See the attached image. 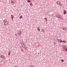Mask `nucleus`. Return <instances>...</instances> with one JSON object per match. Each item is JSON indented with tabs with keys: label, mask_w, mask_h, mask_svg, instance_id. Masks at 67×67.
<instances>
[{
	"label": "nucleus",
	"mask_w": 67,
	"mask_h": 67,
	"mask_svg": "<svg viewBox=\"0 0 67 67\" xmlns=\"http://www.w3.org/2000/svg\"><path fill=\"white\" fill-rule=\"evenodd\" d=\"M58 15V16L59 17V18H60V17L59 16V15Z\"/></svg>",
	"instance_id": "nucleus-22"
},
{
	"label": "nucleus",
	"mask_w": 67,
	"mask_h": 67,
	"mask_svg": "<svg viewBox=\"0 0 67 67\" xmlns=\"http://www.w3.org/2000/svg\"><path fill=\"white\" fill-rule=\"evenodd\" d=\"M63 30H64V31H65V30H66V28L65 27L63 28L62 29Z\"/></svg>",
	"instance_id": "nucleus-11"
},
{
	"label": "nucleus",
	"mask_w": 67,
	"mask_h": 67,
	"mask_svg": "<svg viewBox=\"0 0 67 67\" xmlns=\"http://www.w3.org/2000/svg\"><path fill=\"white\" fill-rule=\"evenodd\" d=\"M57 41H60L61 39L59 40L58 39H57Z\"/></svg>",
	"instance_id": "nucleus-20"
},
{
	"label": "nucleus",
	"mask_w": 67,
	"mask_h": 67,
	"mask_svg": "<svg viewBox=\"0 0 67 67\" xmlns=\"http://www.w3.org/2000/svg\"><path fill=\"white\" fill-rule=\"evenodd\" d=\"M7 24H8V23H7Z\"/></svg>",
	"instance_id": "nucleus-29"
},
{
	"label": "nucleus",
	"mask_w": 67,
	"mask_h": 67,
	"mask_svg": "<svg viewBox=\"0 0 67 67\" xmlns=\"http://www.w3.org/2000/svg\"><path fill=\"white\" fill-rule=\"evenodd\" d=\"M57 18H58V16H57Z\"/></svg>",
	"instance_id": "nucleus-27"
},
{
	"label": "nucleus",
	"mask_w": 67,
	"mask_h": 67,
	"mask_svg": "<svg viewBox=\"0 0 67 67\" xmlns=\"http://www.w3.org/2000/svg\"><path fill=\"white\" fill-rule=\"evenodd\" d=\"M44 19L45 20L46 22H47V18H45Z\"/></svg>",
	"instance_id": "nucleus-7"
},
{
	"label": "nucleus",
	"mask_w": 67,
	"mask_h": 67,
	"mask_svg": "<svg viewBox=\"0 0 67 67\" xmlns=\"http://www.w3.org/2000/svg\"><path fill=\"white\" fill-rule=\"evenodd\" d=\"M62 42H63L64 43H66V41L65 40L62 41Z\"/></svg>",
	"instance_id": "nucleus-13"
},
{
	"label": "nucleus",
	"mask_w": 67,
	"mask_h": 67,
	"mask_svg": "<svg viewBox=\"0 0 67 67\" xmlns=\"http://www.w3.org/2000/svg\"><path fill=\"white\" fill-rule=\"evenodd\" d=\"M8 55H10V52H9L8 53Z\"/></svg>",
	"instance_id": "nucleus-17"
},
{
	"label": "nucleus",
	"mask_w": 67,
	"mask_h": 67,
	"mask_svg": "<svg viewBox=\"0 0 67 67\" xmlns=\"http://www.w3.org/2000/svg\"><path fill=\"white\" fill-rule=\"evenodd\" d=\"M13 15H11V18L12 19V20H13Z\"/></svg>",
	"instance_id": "nucleus-2"
},
{
	"label": "nucleus",
	"mask_w": 67,
	"mask_h": 67,
	"mask_svg": "<svg viewBox=\"0 0 67 67\" xmlns=\"http://www.w3.org/2000/svg\"><path fill=\"white\" fill-rule=\"evenodd\" d=\"M30 5H31V6H32L33 5V4L32 3H31L30 4Z\"/></svg>",
	"instance_id": "nucleus-15"
},
{
	"label": "nucleus",
	"mask_w": 67,
	"mask_h": 67,
	"mask_svg": "<svg viewBox=\"0 0 67 67\" xmlns=\"http://www.w3.org/2000/svg\"><path fill=\"white\" fill-rule=\"evenodd\" d=\"M21 51H22V52H23V50H21Z\"/></svg>",
	"instance_id": "nucleus-24"
},
{
	"label": "nucleus",
	"mask_w": 67,
	"mask_h": 67,
	"mask_svg": "<svg viewBox=\"0 0 67 67\" xmlns=\"http://www.w3.org/2000/svg\"><path fill=\"white\" fill-rule=\"evenodd\" d=\"M66 13H67V12L66 10H64V14H66Z\"/></svg>",
	"instance_id": "nucleus-5"
},
{
	"label": "nucleus",
	"mask_w": 67,
	"mask_h": 67,
	"mask_svg": "<svg viewBox=\"0 0 67 67\" xmlns=\"http://www.w3.org/2000/svg\"><path fill=\"white\" fill-rule=\"evenodd\" d=\"M42 32H44V30L43 29H42Z\"/></svg>",
	"instance_id": "nucleus-21"
},
{
	"label": "nucleus",
	"mask_w": 67,
	"mask_h": 67,
	"mask_svg": "<svg viewBox=\"0 0 67 67\" xmlns=\"http://www.w3.org/2000/svg\"><path fill=\"white\" fill-rule=\"evenodd\" d=\"M0 57L2 58H4V56L3 55H2L0 56Z\"/></svg>",
	"instance_id": "nucleus-4"
},
{
	"label": "nucleus",
	"mask_w": 67,
	"mask_h": 67,
	"mask_svg": "<svg viewBox=\"0 0 67 67\" xmlns=\"http://www.w3.org/2000/svg\"><path fill=\"white\" fill-rule=\"evenodd\" d=\"M57 5H59V4H60V3L59 2V1L57 2Z\"/></svg>",
	"instance_id": "nucleus-3"
},
{
	"label": "nucleus",
	"mask_w": 67,
	"mask_h": 67,
	"mask_svg": "<svg viewBox=\"0 0 67 67\" xmlns=\"http://www.w3.org/2000/svg\"><path fill=\"white\" fill-rule=\"evenodd\" d=\"M3 22L4 23V25H7V24L6 23H5L6 22H7V21H5V20H4L3 21Z\"/></svg>",
	"instance_id": "nucleus-1"
},
{
	"label": "nucleus",
	"mask_w": 67,
	"mask_h": 67,
	"mask_svg": "<svg viewBox=\"0 0 67 67\" xmlns=\"http://www.w3.org/2000/svg\"><path fill=\"white\" fill-rule=\"evenodd\" d=\"M23 45H24V44H23Z\"/></svg>",
	"instance_id": "nucleus-25"
},
{
	"label": "nucleus",
	"mask_w": 67,
	"mask_h": 67,
	"mask_svg": "<svg viewBox=\"0 0 67 67\" xmlns=\"http://www.w3.org/2000/svg\"><path fill=\"white\" fill-rule=\"evenodd\" d=\"M22 33V32L21 31H19V32L18 33V34H21V33Z\"/></svg>",
	"instance_id": "nucleus-8"
},
{
	"label": "nucleus",
	"mask_w": 67,
	"mask_h": 67,
	"mask_svg": "<svg viewBox=\"0 0 67 67\" xmlns=\"http://www.w3.org/2000/svg\"><path fill=\"white\" fill-rule=\"evenodd\" d=\"M63 47L65 49L66 48V46L65 45H64L63 46Z\"/></svg>",
	"instance_id": "nucleus-9"
},
{
	"label": "nucleus",
	"mask_w": 67,
	"mask_h": 67,
	"mask_svg": "<svg viewBox=\"0 0 67 67\" xmlns=\"http://www.w3.org/2000/svg\"><path fill=\"white\" fill-rule=\"evenodd\" d=\"M13 0L14 1V0Z\"/></svg>",
	"instance_id": "nucleus-31"
},
{
	"label": "nucleus",
	"mask_w": 67,
	"mask_h": 67,
	"mask_svg": "<svg viewBox=\"0 0 67 67\" xmlns=\"http://www.w3.org/2000/svg\"><path fill=\"white\" fill-rule=\"evenodd\" d=\"M27 2L28 3L31 2V1L30 0H27Z\"/></svg>",
	"instance_id": "nucleus-6"
},
{
	"label": "nucleus",
	"mask_w": 67,
	"mask_h": 67,
	"mask_svg": "<svg viewBox=\"0 0 67 67\" xmlns=\"http://www.w3.org/2000/svg\"><path fill=\"white\" fill-rule=\"evenodd\" d=\"M59 42H60V43H62V40H60V41Z\"/></svg>",
	"instance_id": "nucleus-12"
},
{
	"label": "nucleus",
	"mask_w": 67,
	"mask_h": 67,
	"mask_svg": "<svg viewBox=\"0 0 67 67\" xmlns=\"http://www.w3.org/2000/svg\"><path fill=\"white\" fill-rule=\"evenodd\" d=\"M61 61L62 62H64V60L63 59H62L61 60Z\"/></svg>",
	"instance_id": "nucleus-19"
},
{
	"label": "nucleus",
	"mask_w": 67,
	"mask_h": 67,
	"mask_svg": "<svg viewBox=\"0 0 67 67\" xmlns=\"http://www.w3.org/2000/svg\"><path fill=\"white\" fill-rule=\"evenodd\" d=\"M59 5H60V7H61V6H62V5H63L62 4H60H60H59Z\"/></svg>",
	"instance_id": "nucleus-18"
},
{
	"label": "nucleus",
	"mask_w": 67,
	"mask_h": 67,
	"mask_svg": "<svg viewBox=\"0 0 67 67\" xmlns=\"http://www.w3.org/2000/svg\"><path fill=\"white\" fill-rule=\"evenodd\" d=\"M22 15H21V16H20V19H22Z\"/></svg>",
	"instance_id": "nucleus-16"
},
{
	"label": "nucleus",
	"mask_w": 67,
	"mask_h": 67,
	"mask_svg": "<svg viewBox=\"0 0 67 67\" xmlns=\"http://www.w3.org/2000/svg\"><path fill=\"white\" fill-rule=\"evenodd\" d=\"M37 30H38V31H39V32L40 31V29L39 28V27H38Z\"/></svg>",
	"instance_id": "nucleus-10"
},
{
	"label": "nucleus",
	"mask_w": 67,
	"mask_h": 67,
	"mask_svg": "<svg viewBox=\"0 0 67 67\" xmlns=\"http://www.w3.org/2000/svg\"><path fill=\"white\" fill-rule=\"evenodd\" d=\"M11 2H12V3H14V2H13V1H11Z\"/></svg>",
	"instance_id": "nucleus-23"
},
{
	"label": "nucleus",
	"mask_w": 67,
	"mask_h": 67,
	"mask_svg": "<svg viewBox=\"0 0 67 67\" xmlns=\"http://www.w3.org/2000/svg\"><path fill=\"white\" fill-rule=\"evenodd\" d=\"M57 15H56V16H58Z\"/></svg>",
	"instance_id": "nucleus-26"
},
{
	"label": "nucleus",
	"mask_w": 67,
	"mask_h": 67,
	"mask_svg": "<svg viewBox=\"0 0 67 67\" xmlns=\"http://www.w3.org/2000/svg\"><path fill=\"white\" fill-rule=\"evenodd\" d=\"M23 44H24V43H23Z\"/></svg>",
	"instance_id": "nucleus-28"
},
{
	"label": "nucleus",
	"mask_w": 67,
	"mask_h": 67,
	"mask_svg": "<svg viewBox=\"0 0 67 67\" xmlns=\"http://www.w3.org/2000/svg\"><path fill=\"white\" fill-rule=\"evenodd\" d=\"M65 51H66V52H67V49L66 48L65 49Z\"/></svg>",
	"instance_id": "nucleus-14"
},
{
	"label": "nucleus",
	"mask_w": 67,
	"mask_h": 67,
	"mask_svg": "<svg viewBox=\"0 0 67 67\" xmlns=\"http://www.w3.org/2000/svg\"><path fill=\"white\" fill-rule=\"evenodd\" d=\"M38 54H39V53H38Z\"/></svg>",
	"instance_id": "nucleus-30"
}]
</instances>
